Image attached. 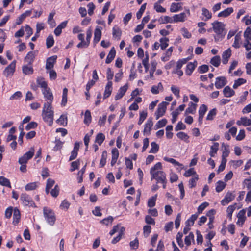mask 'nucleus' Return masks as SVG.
<instances>
[{"label":"nucleus","instance_id":"obj_8","mask_svg":"<svg viewBox=\"0 0 251 251\" xmlns=\"http://www.w3.org/2000/svg\"><path fill=\"white\" fill-rule=\"evenodd\" d=\"M125 231L124 227L117 225L114 226L113 229L110 231L109 234L110 235H113L116 233H118V235H123Z\"/></svg>","mask_w":251,"mask_h":251},{"label":"nucleus","instance_id":"obj_7","mask_svg":"<svg viewBox=\"0 0 251 251\" xmlns=\"http://www.w3.org/2000/svg\"><path fill=\"white\" fill-rule=\"evenodd\" d=\"M21 200L25 206H33L35 203L28 195L26 193H22L21 195Z\"/></svg>","mask_w":251,"mask_h":251},{"label":"nucleus","instance_id":"obj_20","mask_svg":"<svg viewBox=\"0 0 251 251\" xmlns=\"http://www.w3.org/2000/svg\"><path fill=\"white\" fill-rule=\"evenodd\" d=\"M101 31L100 27H97L94 31V43L97 44L101 39Z\"/></svg>","mask_w":251,"mask_h":251},{"label":"nucleus","instance_id":"obj_64","mask_svg":"<svg viewBox=\"0 0 251 251\" xmlns=\"http://www.w3.org/2000/svg\"><path fill=\"white\" fill-rule=\"evenodd\" d=\"M181 31L182 32V34L183 35V36L185 38H187V39H189L192 36V34L190 32H189L188 31V30H187V29H186V28H182L181 29Z\"/></svg>","mask_w":251,"mask_h":251},{"label":"nucleus","instance_id":"obj_47","mask_svg":"<svg viewBox=\"0 0 251 251\" xmlns=\"http://www.w3.org/2000/svg\"><path fill=\"white\" fill-rule=\"evenodd\" d=\"M151 148L149 151V153H156L159 150V145L155 142H152L151 143Z\"/></svg>","mask_w":251,"mask_h":251},{"label":"nucleus","instance_id":"obj_36","mask_svg":"<svg viewBox=\"0 0 251 251\" xmlns=\"http://www.w3.org/2000/svg\"><path fill=\"white\" fill-rule=\"evenodd\" d=\"M105 140V136L102 133H98L95 139V142L97 143L100 146Z\"/></svg>","mask_w":251,"mask_h":251},{"label":"nucleus","instance_id":"obj_6","mask_svg":"<svg viewBox=\"0 0 251 251\" xmlns=\"http://www.w3.org/2000/svg\"><path fill=\"white\" fill-rule=\"evenodd\" d=\"M15 60L13 61L3 71V74L6 77L12 76L15 71L16 67Z\"/></svg>","mask_w":251,"mask_h":251},{"label":"nucleus","instance_id":"obj_39","mask_svg":"<svg viewBox=\"0 0 251 251\" xmlns=\"http://www.w3.org/2000/svg\"><path fill=\"white\" fill-rule=\"evenodd\" d=\"M54 43L53 37L52 35H50L46 39V46L47 48H50L53 46Z\"/></svg>","mask_w":251,"mask_h":251},{"label":"nucleus","instance_id":"obj_55","mask_svg":"<svg viewBox=\"0 0 251 251\" xmlns=\"http://www.w3.org/2000/svg\"><path fill=\"white\" fill-rule=\"evenodd\" d=\"M241 40V36L238 34H236L234 38V42L232 45V46L236 49L240 48L239 42Z\"/></svg>","mask_w":251,"mask_h":251},{"label":"nucleus","instance_id":"obj_49","mask_svg":"<svg viewBox=\"0 0 251 251\" xmlns=\"http://www.w3.org/2000/svg\"><path fill=\"white\" fill-rule=\"evenodd\" d=\"M246 82V79L242 78H238V79L235 80L234 83L233 85V88L234 89H237L239 86L245 83Z\"/></svg>","mask_w":251,"mask_h":251},{"label":"nucleus","instance_id":"obj_26","mask_svg":"<svg viewBox=\"0 0 251 251\" xmlns=\"http://www.w3.org/2000/svg\"><path fill=\"white\" fill-rule=\"evenodd\" d=\"M198 214H195L191 215V216L190 217L189 219H188L186 222H185V226L188 227H191L194 224L195 220L198 218Z\"/></svg>","mask_w":251,"mask_h":251},{"label":"nucleus","instance_id":"obj_11","mask_svg":"<svg viewBox=\"0 0 251 251\" xmlns=\"http://www.w3.org/2000/svg\"><path fill=\"white\" fill-rule=\"evenodd\" d=\"M42 93L44 97L49 101L46 103H50V104H51L53 101V96L50 88H47L45 89H42Z\"/></svg>","mask_w":251,"mask_h":251},{"label":"nucleus","instance_id":"obj_33","mask_svg":"<svg viewBox=\"0 0 251 251\" xmlns=\"http://www.w3.org/2000/svg\"><path fill=\"white\" fill-rule=\"evenodd\" d=\"M219 143L217 142H215L214 143L213 146H211L210 147V151L209 154L211 157H214L215 154H216L218 150Z\"/></svg>","mask_w":251,"mask_h":251},{"label":"nucleus","instance_id":"obj_41","mask_svg":"<svg viewBox=\"0 0 251 251\" xmlns=\"http://www.w3.org/2000/svg\"><path fill=\"white\" fill-rule=\"evenodd\" d=\"M226 185V183L225 182L222 181H218L216 186V191L217 192H221L225 188Z\"/></svg>","mask_w":251,"mask_h":251},{"label":"nucleus","instance_id":"obj_46","mask_svg":"<svg viewBox=\"0 0 251 251\" xmlns=\"http://www.w3.org/2000/svg\"><path fill=\"white\" fill-rule=\"evenodd\" d=\"M106 158L107 152L106 151H104L102 152L101 158L100 163V167H103L104 166L106 163Z\"/></svg>","mask_w":251,"mask_h":251},{"label":"nucleus","instance_id":"obj_52","mask_svg":"<svg viewBox=\"0 0 251 251\" xmlns=\"http://www.w3.org/2000/svg\"><path fill=\"white\" fill-rule=\"evenodd\" d=\"M35 150L33 147H31L29 151L25 153L23 156L25 157L28 160L30 159L34 154Z\"/></svg>","mask_w":251,"mask_h":251},{"label":"nucleus","instance_id":"obj_1","mask_svg":"<svg viewBox=\"0 0 251 251\" xmlns=\"http://www.w3.org/2000/svg\"><path fill=\"white\" fill-rule=\"evenodd\" d=\"M42 116L45 122L51 126L53 122L54 111L50 103H45L42 112Z\"/></svg>","mask_w":251,"mask_h":251},{"label":"nucleus","instance_id":"obj_42","mask_svg":"<svg viewBox=\"0 0 251 251\" xmlns=\"http://www.w3.org/2000/svg\"><path fill=\"white\" fill-rule=\"evenodd\" d=\"M67 93H68L67 88H64L63 90L62 100V102H61V105L62 106H65V105L67 102Z\"/></svg>","mask_w":251,"mask_h":251},{"label":"nucleus","instance_id":"obj_23","mask_svg":"<svg viewBox=\"0 0 251 251\" xmlns=\"http://www.w3.org/2000/svg\"><path fill=\"white\" fill-rule=\"evenodd\" d=\"M235 91L229 86H226L223 89V94L226 97H231L235 95Z\"/></svg>","mask_w":251,"mask_h":251},{"label":"nucleus","instance_id":"obj_48","mask_svg":"<svg viewBox=\"0 0 251 251\" xmlns=\"http://www.w3.org/2000/svg\"><path fill=\"white\" fill-rule=\"evenodd\" d=\"M182 9L180 3H173L170 7V11L171 12H176Z\"/></svg>","mask_w":251,"mask_h":251},{"label":"nucleus","instance_id":"obj_34","mask_svg":"<svg viewBox=\"0 0 251 251\" xmlns=\"http://www.w3.org/2000/svg\"><path fill=\"white\" fill-rule=\"evenodd\" d=\"M91 115L90 110H87L84 114V123L87 125H89L91 122Z\"/></svg>","mask_w":251,"mask_h":251},{"label":"nucleus","instance_id":"obj_56","mask_svg":"<svg viewBox=\"0 0 251 251\" xmlns=\"http://www.w3.org/2000/svg\"><path fill=\"white\" fill-rule=\"evenodd\" d=\"M202 14L205 17V21L211 18L212 14L209 11L205 8H202Z\"/></svg>","mask_w":251,"mask_h":251},{"label":"nucleus","instance_id":"obj_30","mask_svg":"<svg viewBox=\"0 0 251 251\" xmlns=\"http://www.w3.org/2000/svg\"><path fill=\"white\" fill-rule=\"evenodd\" d=\"M164 160L167 162L173 164L174 166H178L180 167L181 169L183 168V165L173 158L165 157L164 158Z\"/></svg>","mask_w":251,"mask_h":251},{"label":"nucleus","instance_id":"obj_50","mask_svg":"<svg viewBox=\"0 0 251 251\" xmlns=\"http://www.w3.org/2000/svg\"><path fill=\"white\" fill-rule=\"evenodd\" d=\"M245 210L244 209H242L239 211L237 215V217L238 218L237 224H239L240 220H242V224H243L245 221Z\"/></svg>","mask_w":251,"mask_h":251},{"label":"nucleus","instance_id":"obj_4","mask_svg":"<svg viewBox=\"0 0 251 251\" xmlns=\"http://www.w3.org/2000/svg\"><path fill=\"white\" fill-rule=\"evenodd\" d=\"M151 175V180L153 179L156 180V183L164 182L166 179V175L162 171H157V173H153Z\"/></svg>","mask_w":251,"mask_h":251},{"label":"nucleus","instance_id":"obj_18","mask_svg":"<svg viewBox=\"0 0 251 251\" xmlns=\"http://www.w3.org/2000/svg\"><path fill=\"white\" fill-rule=\"evenodd\" d=\"M236 124L238 126H251V120L246 117H242L240 118V120H238L236 122Z\"/></svg>","mask_w":251,"mask_h":251},{"label":"nucleus","instance_id":"obj_31","mask_svg":"<svg viewBox=\"0 0 251 251\" xmlns=\"http://www.w3.org/2000/svg\"><path fill=\"white\" fill-rule=\"evenodd\" d=\"M22 70L24 74L25 75H30L33 73V69L31 65H24L22 67Z\"/></svg>","mask_w":251,"mask_h":251},{"label":"nucleus","instance_id":"obj_29","mask_svg":"<svg viewBox=\"0 0 251 251\" xmlns=\"http://www.w3.org/2000/svg\"><path fill=\"white\" fill-rule=\"evenodd\" d=\"M177 137L180 139L183 140L186 143H189V136L183 132H179L176 134Z\"/></svg>","mask_w":251,"mask_h":251},{"label":"nucleus","instance_id":"obj_13","mask_svg":"<svg viewBox=\"0 0 251 251\" xmlns=\"http://www.w3.org/2000/svg\"><path fill=\"white\" fill-rule=\"evenodd\" d=\"M235 198V195L231 192H227L224 199L221 201V204L222 205H225L228 204L229 202L231 201Z\"/></svg>","mask_w":251,"mask_h":251},{"label":"nucleus","instance_id":"obj_63","mask_svg":"<svg viewBox=\"0 0 251 251\" xmlns=\"http://www.w3.org/2000/svg\"><path fill=\"white\" fill-rule=\"evenodd\" d=\"M146 6V3L143 4L141 6V7H140V9L139 10V11L137 12L136 16H137V18L138 19H140L141 18L143 13H144V12L145 10Z\"/></svg>","mask_w":251,"mask_h":251},{"label":"nucleus","instance_id":"obj_27","mask_svg":"<svg viewBox=\"0 0 251 251\" xmlns=\"http://www.w3.org/2000/svg\"><path fill=\"white\" fill-rule=\"evenodd\" d=\"M196 104L192 102H190L189 103V107L185 110V115H187L188 114H193L196 111Z\"/></svg>","mask_w":251,"mask_h":251},{"label":"nucleus","instance_id":"obj_59","mask_svg":"<svg viewBox=\"0 0 251 251\" xmlns=\"http://www.w3.org/2000/svg\"><path fill=\"white\" fill-rule=\"evenodd\" d=\"M129 245L131 249L136 250L138 249L139 247V241L137 238L134 240L131 241L129 243Z\"/></svg>","mask_w":251,"mask_h":251},{"label":"nucleus","instance_id":"obj_9","mask_svg":"<svg viewBox=\"0 0 251 251\" xmlns=\"http://www.w3.org/2000/svg\"><path fill=\"white\" fill-rule=\"evenodd\" d=\"M57 56L53 55L47 58L46 63V70H51L53 68L57 59Z\"/></svg>","mask_w":251,"mask_h":251},{"label":"nucleus","instance_id":"obj_12","mask_svg":"<svg viewBox=\"0 0 251 251\" xmlns=\"http://www.w3.org/2000/svg\"><path fill=\"white\" fill-rule=\"evenodd\" d=\"M36 54L35 51H29L24 58V61L27 63L28 65H32L33 62Z\"/></svg>","mask_w":251,"mask_h":251},{"label":"nucleus","instance_id":"obj_58","mask_svg":"<svg viewBox=\"0 0 251 251\" xmlns=\"http://www.w3.org/2000/svg\"><path fill=\"white\" fill-rule=\"evenodd\" d=\"M236 203L234 205H229L227 208V216L230 218V219H231L232 214L233 211L235 209V205Z\"/></svg>","mask_w":251,"mask_h":251},{"label":"nucleus","instance_id":"obj_38","mask_svg":"<svg viewBox=\"0 0 251 251\" xmlns=\"http://www.w3.org/2000/svg\"><path fill=\"white\" fill-rule=\"evenodd\" d=\"M37 83L43 89H45L48 87L47 83L45 81L44 78L43 77H38L37 79Z\"/></svg>","mask_w":251,"mask_h":251},{"label":"nucleus","instance_id":"obj_57","mask_svg":"<svg viewBox=\"0 0 251 251\" xmlns=\"http://www.w3.org/2000/svg\"><path fill=\"white\" fill-rule=\"evenodd\" d=\"M80 165L79 160H77L76 161H73L71 164V168L70 169L71 172H73L76 169H78L79 166Z\"/></svg>","mask_w":251,"mask_h":251},{"label":"nucleus","instance_id":"obj_51","mask_svg":"<svg viewBox=\"0 0 251 251\" xmlns=\"http://www.w3.org/2000/svg\"><path fill=\"white\" fill-rule=\"evenodd\" d=\"M158 21L161 24H166L170 23H172L173 22V19L168 16H165L164 17H161Z\"/></svg>","mask_w":251,"mask_h":251},{"label":"nucleus","instance_id":"obj_32","mask_svg":"<svg viewBox=\"0 0 251 251\" xmlns=\"http://www.w3.org/2000/svg\"><path fill=\"white\" fill-rule=\"evenodd\" d=\"M221 63L220 57L218 55L214 56L211 59L210 63L216 67H218Z\"/></svg>","mask_w":251,"mask_h":251},{"label":"nucleus","instance_id":"obj_54","mask_svg":"<svg viewBox=\"0 0 251 251\" xmlns=\"http://www.w3.org/2000/svg\"><path fill=\"white\" fill-rule=\"evenodd\" d=\"M217 113V109L216 108H213L209 111L208 113V115L206 117L207 120H212L214 119V116L216 115Z\"/></svg>","mask_w":251,"mask_h":251},{"label":"nucleus","instance_id":"obj_15","mask_svg":"<svg viewBox=\"0 0 251 251\" xmlns=\"http://www.w3.org/2000/svg\"><path fill=\"white\" fill-rule=\"evenodd\" d=\"M197 62L196 61H195L194 63H189L186 66L185 70L186 74L188 76L191 75L193 71L195 70L196 67L197 66Z\"/></svg>","mask_w":251,"mask_h":251},{"label":"nucleus","instance_id":"obj_16","mask_svg":"<svg viewBox=\"0 0 251 251\" xmlns=\"http://www.w3.org/2000/svg\"><path fill=\"white\" fill-rule=\"evenodd\" d=\"M112 90V82L108 81L105 87L104 93L103 94V98L106 99L108 98L111 94Z\"/></svg>","mask_w":251,"mask_h":251},{"label":"nucleus","instance_id":"obj_22","mask_svg":"<svg viewBox=\"0 0 251 251\" xmlns=\"http://www.w3.org/2000/svg\"><path fill=\"white\" fill-rule=\"evenodd\" d=\"M115 55H116V50H115V48L114 47H112L111 49V50L106 57L105 63L106 64L110 63L113 61L114 58H115Z\"/></svg>","mask_w":251,"mask_h":251},{"label":"nucleus","instance_id":"obj_24","mask_svg":"<svg viewBox=\"0 0 251 251\" xmlns=\"http://www.w3.org/2000/svg\"><path fill=\"white\" fill-rule=\"evenodd\" d=\"M233 8L232 7H228L219 13L218 16L219 17H227L233 13Z\"/></svg>","mask_w":251,"mask_h":251},{"label":"nucleus","instance_id":"obj_40","mask_svg":"<svg viewBox=\"0 0 251 251\" xmlns=\"http://www.w3.org/2000/svg\"><path fill=\"white\" fill-rule=\"evenodd\" d=\"M199 179L198 175H195L189 181V187L190 188H192L196 186V181Z\"/></svg>","mask_w":251,"mask_h":251},{"label":"nucleus","instance_id":"obj_19","mask_svg":"<svg viewBox=\"0 0 251 251\" xmlns=\"http://www.w3.org/2000/svg\"><path fill=\"white\" fill-rule=\"evenodd\" d=\"M231 55V50L230 48L224 51L222 54V62L224 64H226L228 59Z\"/></svg>","mask_w":251,"mask_h":251},{"label":"nucleus","instance_id":"obj_45","mask_svg":"<svg viewBox=\"0 0 251 251\" xmlns=\"http://www.w3.org/2000/svg\"><path fill=\"white\" fill-rule=\"evenodd\" d=\"M222 147L224 148L222 157H227L230 152L229 146L228 145H226L224 143H223L222 144Z\"/></svg>","mask_w":251,"mask_h":251},{"label":"nucleus","instance_id":"obj_3","mask_svg":"<svg viewBox=\"0 0 251 251\" xmlns=\"http://www.w3.org/2000/svg\"><path fill=\"white\" fill-rule=\"evenodd\" d=\"M44 217L50 226H53L56 221V217L52 210L45 207L43 208Z\"/></svg>","mask_w":251,"mask_h":251},{"label":"nucleus","instance_id":"obj_37","mask_svg":"<svg viewBox=\"0 0 251 251\" xmlns=\"http://www.w3.org/2000/svg\"><path fill=\"white\" fill-rule=\"evenodd\" d=\"M112 34L114 38H117L119 40L122 34L121 29L118 27H114L112 29Z\"/></svg>","mask_w":251,"mask_h":251},{"label":"nucleus","instance_id":"obj_25","mask_svg":"<svg viewBox=\"0 0 251 251\" xmlns=\"http://www.w3.org/2000/svg\"><path fill=\"white\" fill-rule=\"evenodd\" d=\"M21 218V214L20 211L18 209L15 208L13 211V224L17 225L20 221Z\"/></svg>","mask_w":251,"mask_h":251},{"label":"nucleus","instance_id":"obj_14","mask_svg":"<svg viewBox=\"0 0 251 251\" xmlns=\"http://www.w3.org/2000/svg\"><path fill=\"white\" fill-rule=\"evenodd\" d=\"M128 89V85L127 84H126L123 87H121L117 94L116 95L115 97V100H118L120 99H121L124 95L125 94L127 90Z\"/></svg>","mask_w":251,"mask_h":251},{"label":"nucleus","instance_id":"obj_62","mask_svg":"<svg viewBox=\"0 0 251 251\" xmlns=\"http://www.w3.org/2000/svg\"><path fill=\"white\" fill-rule=\"evenodd\" d=\"M147 116V113L145 111H142L140 113V117L139 120L138 122V124L139 125H141L143 121L146 119Z\"/></svg>","mask_w":251,"mask_h":251},{"label":"nucleus","instance_id":"obj_61","mask_svg":"<svg viewBox=\"0 0 251 251\" xmlns=\"http://www.w3.org/2000/svg\"><path fill=\"white\" fill-rule=\"evenodd\" d=\"M207 110V107L206 105L202 104L201 105L199 109V115L204 117Z\"/></svg>","mask_w":251,"mask_h":251},{"label":"nucleus","instance_id":"obj_28","mask_svg":"<svg viewBox=\"0 0 251 251\" xmlns=\"http://www.w3.org/2000/svg\"><path fill=\"white\" fill-rule=\"evenodd\" d=\"M191 59V57H187L186 58H183L181 59H179L176 63V70H180L183 65L186 64L187 61Z\"/></svg>","mask_w":251,"mask_h":251},{"label":"nucleus","instance_id":"obj_10","mask_svg":"<svg viewBox=\"0 0 251 251\" xmlns=\"http://www.w3.org/2000/svg\"><path fill=\"white\" fill-rule=\"evenodd\" d=\"M226 83L227 81L225 77L220 76L216 78L215 85L217 89H221L225 86Z\"/></svg>","mask_w":251,"mask_h":251},{"label":"nucleus","instance_id":"obj_60","mask_svg":"<svg viewBox=\"0 0 251 251\" xmlns=\"http://www.w3.org/2000/svg\"><path fill=\"white\" fill-rule=\"evenodd\" d=\"M37 187V183L36 182H31L27 184L25 186V189L26 191H30L35 190Z\"/></svg>","mask_w":251,"mask_h":251},{"label":"nucleus","instance_id":"obj_43","mask_svg":"<svg viewBox=\"0 0 251 251\" xmlns=\"http://www.w3.org/2000/svg\"><path fill=\"white\" fill-rule=\"evenodd\" d=\"M169 39L166 37L160 38V42L161 44H160V45L161 49L162 50H165V49L168 46V44L167 43Z\"/></svg>","mask_w":251,"mask_h":251},{"label":"nucleus","instance_id":"obj_35","mask_svg":"<svg viewBox=\"0 0 251 251\" xmlns=\"http://www.w3.org/2000/svg\"><path fill=\"white\" fill-rule=\"evenodd\" d=\"M0 185L9 188L11 187V184L9 180L3 176H0Z\"/></svg>","mask_w":251,"mask_h":251},{"label":"nucleus","instance_id":"obj_53","mask_svg":"<svg viewBox=\"0 0 251 251\" xmlns=\"http://www.w3.org/2000/svg\"><path fill=\"white\" fill-rule=\"evenodd\" d=\"M167 120L166 119H162L157 122L155 126V129H158L164 127L167 124Z\"/></svg>","mask_w":251,"mask_h":251},{"label":"nucleus","instance_id":"obj_2","mask_svg":"<svg viewBox=\"0 0 251 251\" xmlns=\"http://www.w3.org/2000/svg\"><path fill=\"white\" fill-rule=\"evenodd\" d=\"M212 25L213 31L216 34L214 36L215 42L218 41L220 39L222 40L226 34L225 25L222 22L216 21L212 23Z\"/></svg>","mask_w":251,"mask_h":251},{"label":"nucleus","instance_id":"obj_44","mask_svg":"<svg viewBox=\"0 0 251 251\" xmlns=\"http://www.w3.org/2000/svg\"><path fill=\"white\" fill-rule=\"evenodd\" d=\"M162 169V164L160 162H157L156 163L153 167L150 169V174L152 175L153 173H157V171H159V169Z\"/></svg>","mask_w":251,"mask_h":251},{"label":"nucleus","instance_id":"obj_5","mask_svg":"<svg viewBox=\"0 0 251 251\" xmlns=\"http://www.w3.org/2000/svg\"><path fill=\"white\" fill-rule=\"evenodd\" d=\"M168 104L167 102L163 101L158 104V108L155 113L156 119H158L164 115L166 112V106Z\"/></svg>","mask_w":251,"mask_h":251},{"label":"nucleus","instance_id":"obj_21","mask_svg":"<svg viewBox=\"0 0 251 251\" xmlns=\"http://www.w3.org/2000/svg\"><path fill=\"white\" fill-rule=\"evenodd\" d=\"M186 17V14L184 12L181 13L179 14H176L173 17V21L175 23L179 22H183L185 21Z\"/></svg>","mask_w":251,"mask_h":251},{"label":"nucleus","instance_id":"obj_17","mask_svg":"<svg viewBox=\"0 0 251 251\" xmlns=\"http://www.w3.org/2000/svg\"><path fill=\"white\" fill-rule=\"evenodd\" d=\"M153 126V122L151 118H150L148 119L147 123H146L144 129V134H147L148 135L150 134V131L151 127Z\"/></svg>","mask_w":251,"mask_h":251}]
</instances>
